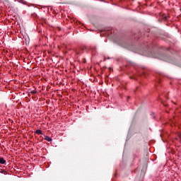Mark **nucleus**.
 Segmentation results:
<instances>
[{"instance_id": "1", "label": "nucleus", "mask_w": 181, "mask_h": 181, "mask_svg": "<svg viewBox=\"0 0 181 181\" xmlns=\"http://www.w3.org/2000/svg\"><path fill=\"white\" fill-rule=\"evenodd\" d=\"M86 49V47H81L78 49H76L75 52L76 54H83V51Z\"/></svg>"}, {"instance_id": "2", "label": "nucleus", "mask_w": 181, "mask_h": 181, "mask_svg": "<svg viewBox=\"0 0 181 181\" xmlns=\"http://www.w3.org/2000/svg\"><path fill=\"white\" fill-rule=\"evenodd\" d=\"M146 172V167H143L142 170H141V180H144V176L145 175V173Z\"/></svg>"}, {"instance_id": "3", "label": "nucleus", "mask_w": 181, "mask_h": 181, "mask_svg": "<svg viewBox=\"0 0 181 181\" xmlns=\"http://www.w3.org/2000/svg\"><path fill=\"white\" fill-rule=\"evenodd\" d=\"M0 163L1 165H5V163H6V160L3 157H0Z\"/></svg>"}, {"instance_id": "4", "label": "nucleus", "mask_w": 181, "mask_h": 181, "mask_svg": "<svg viewBox=\"0 0 181 181\" xmlns=\"http://www.w3.org/2000/svg\"><path fill=\"white\" fill-rule=\"evenodd\" d=\"M163 60H164V62H168V63H171L170 57H165L163 59Z\"/></svg>"}, {"instance_id": "5", "label": "nucleus", "mask_w": 181, "mask_h": 181, "mask_svg": "<svg viewBox=\"0 0 181 181\" xmlns=\"http://www.w3.org/2000/svg\"><path fill=\"white\" fill-rule=\"evenodd\" d=\"M45 139L48 142H52V138H50L49 136H45Z\"/></svg>"}, {"instance_id": "6", "label": "nucleus", "mask_w": 181, "mask_h": 181, "mask_svg": "<svg viewBox=\"0 0 181 181\" xmlns=\"http://www.w3.org/2000/svg\"><path fill=\"white\" fill-rule=\"evenodd\" d=\"M35 134H37V135H42V130H36Z\"/></svg>"}, {"instance_id": "7", "label": "nucleus", "mask_w": 181, "mask_h": 181, "mask_svg": "<svg viewBox=\"0 0 181 181\" xmlns=\"http://www.w3.org/2000/svg\"><path fill=\"white\" fill-rule=\"evenodd\" d=\"M31 94H36V90H32Z\"/></svg>"}, {"instance_id": "8", "label": "nucleus", "mask_w": 181, "mask_h": 181, "mask_svg": "<svg viewBox=\"0 0 181 181\" xmlns=\"http://www.w3.org/2000/svg\"><path fill=\"white\" fill-rule=\"evenodd\" d=\"M151 117H152L153 118H155V113H151Z\"/></svg>"}, {"instance_id": "9", "label": "nucleus", "mask_w": 181, "mask_h": 181, "mask_svg": "<svg viewBox=\"0 0 181 181\" xmlns=\"http://www.w3.org/2000/svg\"><path fill=\"white\" fill-rule=\"evenodd\" d=\"M179 137H180V141H181V134H179Z\"/></svg>"}, {"instance_id": "10", "label": "nucleus", "mask_w": 181, "mask_h": 181, "mask_svg": "<svg viewBox=\"0 0 181 181\" xmlns=\"http://www.w3.org/2000/svg\"><path fill=\"white\" fill-rule=\"evenodd\" d=\"M130 78H134V76H130Z\"/></svg>"}, {"instance_id": "11", "label": "nucleus", "mask_w": 181, "mask_h": 181, "mask_svg": "<svg viewBox=\"0 0 181 181\" xmlns=\"http://www.w3.org/2000/svg\"><path fill=\"white\" fill-rule=\"evenodd\" d=\"M160 100H162V97H160Z\"/></svg>"}, {"instance_id": "12", "label": "nucleus", "mask_w": 181, "mask_h": 181, "mask_svg": "<svg viewBox=\"0 0 181 181\" xmlns=\"http://www.w3.org/2000/svg\"><path fill=\"white\" fill-rule=\"evenodd\" d=\"M165 19H168V17H165Z\"/></svg>"}]
</instances>
